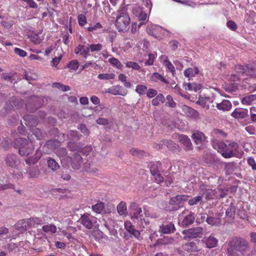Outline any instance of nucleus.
<instances>
[{
    "label": "nucleus",
    "instance_id": "55",
    "mask_svg": "<svg viewBox=\"0 0 256 256\" xmlns=\"http://www.w3.org/2000/svg\"><path fill=\"white\" fill-rule=\"evenodd\" d=\"M204 186H200V190H201V192H202V196H204L205 194H206V198L207 199V200H210V199H211L212 198V195H211V193H212V190H207V189H206V190H204Z\"/></svg>",
    "mask_w": 256,
    "mask_h": 256
},
{
    "label": "nucleus",
    "instance_id": "11",
    "mask_svg": "<svg viewBox=\"0 0 256 256\" xmlns=\"http://www.w3.org/2000/svg\"><path fill=\"white\" fill-rule=\"evenodd\" d=\"M71 158V166L74 170H80L83 164L82 158L78 153H74Z\"/></svg>",
    "mask_w": 256,
    "mask_h": 256
},
{
    "label": "nucleus",
    "instance_id": "41",
    "mask_svg": "<svg viewBox=\"0 0 256 256\" xmlns=\"http://www.w3.org/2000/svg\"><path fill=\"white\" fill-rule=\"evenodd\" d=\"M161 163L159 162H154L150 166V172L152 174L159 172V168L161 167Z\"/></svg>",
    "mask_w": 256,
    "mask_h": 256
},
{
    "label": "nucleus",
    "instance_id": "32",
    "mask_svg": "<svg viewBox=\"0 0 256 256\" xmlns=\"http://www.w3.org/2000/svg\"><path fill=\"white\" fill-rule=\"evenodd\" d=\"M117 210L120 216L126 215L127 207L125 202H121L117 206Z\"/></svg>",
    "mask_w": 256,
    "mask_h": 256
},
{
    "label": "nucleus",
    "instance_id": "7",
    "mask_svg": "<svg viewBox=\"0 0 256 256\" xmlns=\"http://www.w3.org/2000/svg\"><path fill=\"white\" fill-rule=\"evenodd\" d=\"M146 30L148 34L158 40L162 39L166 32H168L162 26L154 24L148 25Z\"/></svg>",
    "mask_w": 256,
    "mask_h": 256
},
{
    "label": "nucleus",
    "instance_id": "9",
    "mask_svg": "<svg viewBox=\"0 0 256 256\" xmlns=\"http://www.w3.org/2000/svg\"><path fill=\"white\" fill-rule=\"evenodd\" d=\"M38 218H30L19 220L16 225V228L20 231L26 230L34 226L35 223L38 221Z\"/></svg>",
    "mask_w": 256,
    "mask_h": 256
},
{
    "label": "nucleus",
    "instance_id": "49",
    "mask_svg": "<svg viewBox=\"0 0 256 256\" xmlns=\"http://www.w3.org/2000/svg\"><path fill=\"white\" fill-rule=\"evenodd\" d=\"M202 200V196H197L194 198L189 200L188 201V204L190 206L196 205L198 204Z\"/></svg>",
    "mask_w": 256,
    "mask_h": 256
},
{
    "label": "nucleus",
    "instance_id": "47",
    "mask_svg": "<svg viewBox=\"0 0 256 256\" xmlns=\"http://www.w3.org/2000/svg\"><path fill=\"white\" fill-rule=\"evenodd\" d=\"M108 62L114 66H115L118 69H122V63L116 58H110L108 59Z\"/></svg>",
    "mask_w": 256,
    "mask_h": 256
},
{
    "label": "nucleus",
    "instance_id": "42",
    "mask_svg": "<svg viewBox=\"0 0 256 256\" xmlns=\"http://www.w3.org/2000/svg\"><path fill=\"white\" fill-rule=\"evenodd\" d=\"M118 80L123 83L124 86L126 88H130L131 87V84L127 81V76L123 74H120L118 76Z\"/></svg>",
    "mask_w": 256,
    "mask_h": 256
},
{
    "label": "nucleus",
    "instance_id": "30",
    "mask_svg": "<svg viewBox=\"0 0 256 256\" xmlns=\"http://www.w3.org/2000/svg\"><path fill=\"white\" fill-rule=\"evenodd\" d=\"M199 70L198 68H188L184 71V75L186 77L190 78L198 74Z\"/></svg>",
    "mask_w": 256,
    "mask_h": 256
},
{
    "label": "nucleus",
    "instance_id": "20",
    "mask_svg": "<svg viewBox=\"0 0 256 256\" xmlns=\"http://www.w3.org/2000/svg\"><path fill=\"white\" fill-rule=\"evenodd\" d=\"M180 142L185 146L186 150H192V145L190 139L188 136L185 135H180L179 136Z\"/></svg>",
    "mask_w": 256,
    "mask_h": 256
},
{
    "label": "nucleus",
    "instance_id": "31",
    "mask_svg": "<svg viewBox=\"0 0 256 256\" xmlns=\"http://www.w3.org/2000/svg\"><path fill=\"white\" fill-rule=\"evenodd\" d=\"M82 171L90 174H96L98 172V170L96 168H91L90 163L86 162L82 168Z\"/></svg>",
    "mask_w": 256,
    "mask_h": 256
},
{
    "label": "nucleus",
    "instance_id": "37",
    "mask_svg": "<svg viewBox=\"0 0 256 256\" xmlns=\"http://www.w3.org/2000/svg\"><path fill=\"white\" fill-rule=\"evenodd\" d=\"M130 153L134 156L142 158L146 156V152L142 150H140L136 148H132L130 150Z\"/></svg>",
    "mask_w": 256,
    "mask_h": 256
},
{
    "label": "nucleus",
    "instance_id": "27",
    "mask_svg": "<svg viewBox=\"0 0 256 256\" xmlns=\"http://www.w3.org/2000/svg\"><path fill=\"white\" fill-rule=\"evenodd\" d=\"M202 88V84L195 82L187 83L184 84V88L186 90L194 91L196 92L200 90Z\"/></svg>",
    "mask_w": 256,
    "mask_h": 256
},
{
    "label": "nucleus",
    "instance_id": "53",
    "mask_svg": "<svg viewBox=\"0 0 256 256\" xmlns=\"http://www.w3.org/2000/svg\"><path fill=\"white\" fill-rule=\"evenodd\" d=\"M254 95H250L244 98L242 100L243 104L249 105L255 99Z\"/></svg>",
    "mask_w": 256,
    "mask_h": 256
},
{
    "label": "nucleus",
    "instance_id": "40",
    "mask_svg": "<svg viewBox=\"0 0 256 256\" xmlns=\"http://www.w3.org/2000/svg\"><path fill=\"white\" fill-rule=\"evenodd\" d=\"M116 76L114 73L100 74L98 76V78L100 80H110L114 79Z\"/></svg>",
    "mask_w": 256,
    "mask_h": 256
},
{
    "label": "nucleus",
    "instance_id": "56",
    "mask_svg": "<svg viewBox=\"0 0 256 256\" xmlns=\"http://www.w3.org/2000/svg\"><path fill=\"white\" fill-rule=\"evenodd\" d=\"M126 66L127 68H132L134 70H140V66L136 62L129 61L126 63Z\"/></svg>",
    "mask_w": 256,
    "mask_h": 256
},
{
    "label": "nucleus",
    "instance_id": "29",
    "mask_svg": "<svg viewBox=\"0 0 256 256\" xmlns=\"http://www.w3.org/2000/svg\"><path fill=\"white\" fill-rule=\"evenodd\" d=\"M28 178H36L40 174V170L38 167L30 168L27 171Z\"/></svg>",
    "mask_w": 256,
    "mask_h": 256
},
{
    "label": "nucleus",
    "instance_id": "17",
    "mask_svg": "<svg viewBox=\"0 0 256 256\" xmlns=\"http://www.w3.org/2000/svg\"><path fill=\"white\" fill-rule=\"evenodd\" d=\"M186 197H189V196L178 195L175 197L172 198L170 200V204L174 206L172 208L178 210L180 207L179 204L180 202L182 200H187L186 198Z\"/></svg>",
    "mask_w": 256,
    "mask_h": 256
},
{
    "label": "nucleus",
    "instance_id": "60",
    "mask_svg": "<svg viewBox=\"0 0 256 256\" xmlns=\"http://www.w3.org/2000/svg\"><path fill=\"white\" fill-rule=\"evenodd\" d=\"M30 41L35 44H40L42 41L40 37L36 34L30 35Z\"/></svg>",
    "mask_w": 256,
    "mask_h": 256
},
{
    "label": "nucleus",
    "instance_id": "54",
    "mask_svg": "<svg viewBox=\"0 0 256 256\" xmlns=\"http://www.w3.org/2000/svg\"><path fill=\"white\" fill-rule=\"evenodd\" d=\"M102 28V25L100 22H97L93 26H90L86 28V30L88 32H92L94 34L96 33L98 29Z\"/></svg>",
    "mask_w": 256,
    "mask_h": 256
},
{
    "label": "nucleus",
    "instance_id": "36",
    "mask_svg": "<svg viewBox=\"0 0 256 256\" xmlns=\"http://www.w3.org/2000/svg\"><path fill=\"white\" fill-rule=\"evenodd\" d=\"M42 230L45 232H50L54 234L56 232L57 228L54 224H50L42 226Z\"/></svg>",
    "mask_w": 256,
    "mask_h": 256
},
{
    "label": "nucleus",
    "instance_id": "57",
    "mask_svg": "<svg viewBox=\"0 0 256 256\" xmlns=\"http://www.w3.org/2000/svg\"><path fill=\"white\" fill-rule=\"evenodd\" d=\"M203 160L206 164H211L214 162V156L211 154L206 153L203 156Z\"/></svg>",
    "mask_w": 256,
    "mask_h": 256
},
{
    "label": "nucleus",
    "instance_id": "45",
    "mask_svg": "<svg viewBox=\"0 0 256 256\" xmlns=\"http://www.w3.org/2000/svg\"><path fill=\"white\" fill-rule=\"evenodd\" d=\"M236 213V208L233 206H230L228 207L226 212V214L227 217L233 219Z\"/></svg>",
    "mask_w": 256,
    "mask_h": 256
},
{
    "label": "nucleus",
    "instance_id": "63",
    "mask_svg": "<svg viewBox=\"0 0 256 256\" xmlns=\"http://www.w3.org/2000/svg\"><path fill=\"white\" fill-rule=\"evenodd\" d=\"M162 142L164 145H166L169 149L172 148L175 145V144L172 140H162Z\"/></svg>",
    "mask_w": 256,
    "mask_h": 256
},
{
    "label": "nucleus",
    "instance_id": "46",
    "mask_svg": "<svg viewBox=\"0 0 256 256\" xmlns=\"http://www.w3.org/2000/svg\"><path fill=\"white\" fill-rule=\"evenodd\" d=\"M41 155H42V153H41V152H40L38 156H34V157L32 156V157H30V158H28L26 160V164H34L37 163L38 162V161L39 160Z\"/></svg>",
    "mask_w": 256,
    "mask_h": 256
},
{
    "label": "nucleus",
    "instance_id": "26",
    "mask_svg": "<svg viewBox=\"0 0 256 256\" xmlns=\"http://www.w3.org/2000/svg\"><path fill=\"white\" fill-rule=\"evenodd\" d=\"M150 80L153 82H158V80L165 84H168V80L158 72H154L150 76Z\"/></svg>",
    "mask_w": 256,
    "mask_h": 256
},
{
    "label": "nucleus",
    "instance_id": "15",
    "mask_svg": "<svg viewBox=\"0 0 256 256\" xmlns=\"http://www.w3.org/2000/svg\"><path fill=\"white\" fill-rule=\"evenodd\" d=\"M124 228L130 234H132L136 238H138L140 234L139 231L136 230L130 222L126 221L124 222Z\"/></svg>",
    "mask_w": 256,
    "mask_h": 256
},
{
    "label": "nucleus",
    "instance_id": "14",
    "mask_svg": "<svg viewBox=\"0 0 256 256\" xmlns=\"http://www.w3.org/2000/svg\"><path fill=\"white\" fill-rule=\"evenodd\" d=\"M107 92L115 96L121 95L122 96H126L127 93L126 91H124L122 87L120 85L112 86L108 90Z\"/></svg>",
    "mask_w": 256,
    "mask_h": 256
},
{
    "label": "nucleus",
    "instance_id": "8",
    "mask_svg": "<svg viewBox=\"0 0 256 256\" xmlns=\"http://www.w3.org/2000/svg\"><path fill=\"white\" fill-rule=\"evenodd\" d=\"M203 232V229L201 227H196L189 229L184 230L182 233L184 236V240H187L188 238H194L198 237Z\"/></svg>",
    "mask_w": 256,
    "mask_h": 256
},
{
    "label": "nucleus",
    "instance_id": "3",
    "mask_svg": "<svg viewBox=\"0 0 256 256\" xmlns=\"http://www.w3.org/2000/svg\"><path fill=\"white\" fill-rule=\"evenodd\" d=\"M130 214L132 220L141 227L145 228L149 224L148 218H146L144 213L142 212V208L136 202H132L130 207Z\"/></svg>",
    "mask_w": 256,
    "mask_h": 256
},
{
    "label": "nucleus",
    "instance_id": "19",
    "mask_svg": "<svg viewBox=\"0 0 256 256\" xmlns=\"http://www.w3.org/2000/svg\"><path fill=\"white\" fill-rule=\"evenodd\" d=\"M74 52L76 54H80L86 58L90 56L89 50L88 46L84 44H78Z\"/></svg>",
    "mask_w": 256,
    "mask_h": 256
},
{
    "label": "nucleus",
    "instance_id": "13",
    "mask_svg": "<svg viewBox=\"0 0 256 256\" xmlns=\"http://www.w3.org/2000/svg\"><path fill=\"white\" fill-rule=\"evenodd\" d=\"M202 241L206 244V247L208 248L216 246L218 244V239L213 234H210L208 237H204Z\"/></svg>",
    "mask_w": 256,
    "mask_h": 256
},
{
    "label": "nucleus",
    "instance_id": "64",
    "mask_svg": "<svg viewBox=\"0 0 256 256\" xmlns=\"http://www.w3.org/2000/svg\"><path fill=\"white\" fill-rule=\"evenodd\" d=\"M226 26L229 28L234 31H236L238 28L237 24L232 20L228 21L226 23Z\"/></svg>",
    "mask_w": 256,
    "mask_h": 256
},
{
    "label": "nucleus",
    "instance_id": "34",
    "mask_svg": "<svg viewBox=\"0 0 256 256\" xmlns=\"http://www.w3.org/2000/svg\"><path fill=\"white\" fill-rule=\"evenodd\" d=\"M165 102V98L162 94H158L152 99V104L154 106H158L160 102L164 103Z\"/></svg>",
    "mask_w": 256,
    "mask_h": 256
},
{
    "label": "nucleus",
    "instance_id": "44",
    "mask_svg": "<svg viewBox=\"0 0 256 256\" xmlns=\"http://www.w3.org/2000/svg\"><path fill=\"white\" fill-rule=\"evenodd\" d=\"M166 102L165 105L168 107L175 108L176 106V102L173 100L171 95H168L166 97Z\"/></svg>",
    "mask_w": 256,
    "mask_h": 256
},
{
    "label": "nucleus",
    "instance_id": "12",
    "mask_svg": "<svg viewBox=\"0 0 256 256\" xmlns=\"http://www.w3.org/2000/svg\"><path fill=\"white\" fill-rule=\"evenodd\" d=\"M232 116L236 119H244L248 117V110L242 108H236L231 114Z\"/></svg>",
    "mask_w": 256,
    "mask_h": 256
},
{
    "label": "nucleus",
    "instance_id": "4",
    "mask_svg": "<svg viewBox=\"0 0 256 256\" xmlns=\"http://www.w3.org/2000/svg\"><path fill=\"white\" fill-rule=\"evenodd\" d=\"M14 147L18 149V153L22 156H27L34 150L32 142H28L26 139L18 138L14 142Z\"/></svg>",
    "mask_w": 256,
    "mask_h": 256
},
{
    "label": "nucleus",
    "instance_id": "52",
    "mask_svg": "<svg viewBox=\"0 0 256 256\" xmlns=\"http://www.w3.org/2000/svg\"><path fill=\"white\" fill-rule=\"evenodd\" d=\"M164 64L166 66V68L170 72L172 75H174V74L175 73V68L174 66V65L171 63L168 60H165L164 61Z\"/></svg>",
    "mask_w": 256,
    "mask_h": 256
},
{
    "label": "nucleus",
    "instance_id": "43",
    "mask_svg": "<svg viewBox=\"0 0 256 256\" xmlns=\"http://www.w3.org/2000/svg\"><path fill=\"white\" fill-rule=\"evenodd\" d=\"M56 142L54 140L47 141L43 147L44 152L46 153L48 152V151L46 150V148L50 149V150H53L54 148V144Z\"/></svg>",
    "mask_w": 256,
    "mask_h": 256
},
{
    "label": "nucleus",
    "instance_id": "58",
    "mask_svg": "<svg viewBox=\"0 0 256 256\" xmlns=\"http://www.w3.org/2000/svg\"><path fill=\"white\" fill-rule=\"evenodd\" d=\"M78 20L79 25L81 26H84L87 22L86 16L83 14L78 16Z\"/></svg>",
    "mask_w": 256,
    "mask_h": 256
},
{
    "label": "nucleus",
    "instance_id": "61",
    "mask_svg": "<svg viewBox=\"0 0 256 256\" xmlns=\"http://www.w3.org/2000/svg\"><path fill=\"white\" fill-rule=\"evenodd\" d=\"M248 164L252 170H256V162L252 157H248L247 160Z\"/></svg>",
    "mask_w": 256,
    "mask_h": 256
},
{
    "label": "nucleus",
    "instance_id": "16",
    "mask_svg": "<svg viewBox=\"0 0 256 256\" xmlns=\"http://www.w3.org/2000/svg\"><path fill=\"white\" fill-rule=\"evenodd\" d=\"M192 138L196 144H202L206 140L204 134L200 130H195L192 134Z\"/></svg>",
    "mask_w": 256,
    "mask_h": 256
},
{
    "label": "nucleus",
    "instance_id": "51",
    "mask_svg": "<svg viewBox=\"0 0 256 256\" xmlns=\"http://www.w3.org/2000/svg\"><path fill=\"white\" fill-rule=\"evenodd\" d=\"M56 154L60 158H64L66 156L68 152L66 148H60L56 150Z\"/></svg>",
    "mask_w": 256,
    "mask_h": 256
},
{
    "label": "nucleus",
    "instance_id": "50",
    "mask_svg": "<svg viewBox=\"0 0 256 256\" xmlns=\"http://www.w3.org/2000/svg\"><path fill=\"white\" fill-rule=\"evenodd\" d=\"M80 66V63L76 60H72L68 64V68L70 70H76Z\"/></svg>",
    "mask_w": 256,
    "mask_h": 256
},
{
    "label": "nucleus",
    "instance_id": "10",
    "mask_svg": "<svg viewBox=\"0 0 256 256\" xmlns=\"http://www.w3.org/2000/svg\"><path fill=\"white\" fill-rule=\"evenodd\" d=\"M94 217L88 213L81 215L78 222L87 229H91L93 226V220Z\"/></svg>",
    "mask_w": 256,
    "mask_h": 256
},
{
    "label": "nucleus",
    "instance_id": "6",
    "mask_svg": "<svg viewBox=\"0 0 256 256\" xmlns=\"http://www.w3.org/2000/svg\"><path fill=\"white\" fill-rule=\"evenodd\" d=\"M235 69L238 74L256 78V64H255L238 65L235 66Z\"/></svg>",
    "mask_w": 256,
    "mask_h": 256
},
{
    "label": "nucleus",
    "instance_id": "38",
    "mask_svg": "<svg viewBox=\"0 0 256 256\" xmlns=\"http://www.w3.org/2000/svg\"><path fill=\"white\" fill-rule=\"evenodd\" d=\"M47 164L48 167L54 171L57 170L60 168L58 163L54 159L52 158H48Z\"/></svg>",
    "mask_w": 256,
    "mask_h": 256
},
{
    "label": "nucleus",
    "instance_id": "2",
    "mask_svg": "<svg viewBox=\"0 0 256 256\" xmlns=\"http://www.w3.org/2000/svg\"><path fill=\"white\" fill-rule=\"evenodd\" d=\"M249 250L248 244L244 239L235 238L228 244V252L232 256H244Z\"/></svg>",
    "mask_w": 256,
    "mask_h": 256
},
{
    "label": "nucleus",
    "instance_id": "5",
    "mask_svg": "<svg viewBox=\"0 0 256 256\" xmlns=\"http://www.w3.org/2000/svg\"><path fill=\"white\" fill-rule=\"evenodd\" d=\"M130 19L128 12L121 10L118 11L115 26L118 32H126L129 28Z\"/></svg>",
    "mask_w": 256,
    "mask_h": 256
},
{
    "label": "nucleus",
    "instance_id": "35",
    "mask_svg": "<svg viewBox=\"0 0 256 256\" xmlns=\"http://www.w3.org/2000/svg\"><path fill=\"white\" fill-rule=\"evenodd\" d=\"M104 208V204L103 202H99L92 207V210L96 214H100Z\"/></svg>",
    "mask_w": 256,
    "mask_h": 256
},
{
    "label": "nucleus",
    "instance_id": "1",
    "mask_svg": "<svg viewBox=\"0 0 256 256\" xmlns=\"http://www.w3.org/2000/svg\"><path fill=\"white\" fill-rule=\"evenodd\" d=\"M213 147L226 158H240L242 154V151L238 144L234 142L228 145L223 142L216 140L213 142Z\"/></svg>",
    "mask_w": 256,
    "mask_h": 256
},
{
    "label": "nucleus",
    "instance_id": "33",
    "mask_svg": "<svg viewBox=\"0 0 256 256\" xmlns=\"http://www.w3.org/2000/svg\"><path fill=\"white\" fill-rule=\"evenodd\" d=\"M186 110L188 116L194 119L199 118V113L194 109L189 106H186Z\"/></svg>",
    "mask_w": 256,
    "mask_h": 256
},
{
    "label": "nucleus",
    "instance_id": "28",
    "mask_svg": "<svg viewBox=\"0 0 256 256\" xmlns=\"http://www.w3.org/2000/svg\"><path fill=\"white\" fill-rule=\"evenodd\" d=\"M212 102L213 100L208 96H200L196 103L200 105L201 106L204 108L208 102Z\"/></svg>",
    "mask_w": 256,
    "mask_h": 256
},
{
    "label": "nucleus",
    "instance_id": "48",
    "mask_svg": "<svg viewBox=\"0 0 256 256\" xmlns=\"http://www.w3.org/2000/svg\"><path fill=\"white\" fill-rule=\"evenodd\" d=\"M147 86L142 84H138L136 88V92L140 95L144 94L147 91Z\"/></svg>",
    "mask_w": 256,
    "mask_h": 256
},
{
    "label": "nucleus",
    "instance_id": "22",
    "mask_svg": "<svg viewBox=\"0 0 256 256\" xmlns=\"http://www.w3.org/2000/svg\"><path fill=\"white\" fill-rule=\"evenodd\" d=\"M216 107L218 110L228 111L231 109L232 104L230 100H224L221 102L217 104Z\"/></svg>",
    "mask_w": 256,
    "mask_h": 256
},
{
    "label": "nucleus",
    "instance_id": "62",
    "mask_svg": "<svg viewBox=\"0 0 256 256\" xmlns=\"http://www.w3.org/2000/svg\"><path fill=\"white\" fill-rule=\"evenodd\" d=\"M146 96H147L150 98H152L156 96L158 94V92L156 90L153 89V88H149L146 91Z\"/></svg>",
    "mask_w": 256,
    "mask_h": 256
},
{
    "label": "nucleus",
    "instance_id": "21",
    "mask_svg": "<svg viewBox=\"0 0 256 256\" xmlns=\"http://www.w3.org/2000/svg\"><path fill=\"white\" fill-rule=\"evenodd\" d=\"M6 162L8 166L15 167L19 163V160L15 154H8L6 158Z\"/></svg>",
    "mask_w": 256,
    "mask_h": 256
},
{
    "label": "nucleus",
    "instance_id": "59",
    "mask_svg": "<svg viewBox=\"0 0 256 256\" xmlns=\"http://www.w3.org/2000/svg\"><path fill=\"white\" fill-rule=\"evenodd\" d=\"M32 132L37 139L38 140H42L44 136V134H43L42 130L38 128H34L32 130Z\"/></svg>",
    "mask_w": 256,
    "mask_h": 256
},
{
    "label": "nucleus",
    "instance_id": "24",
    "mask_svg": "<svg viewBox=\"0 0 256 256\" xmlns=\"http://www.w3.org/2000/svg\"><path fill=\"white\" fill-rule=\"evenodd\" d=\"M160 229L162 233L166 234L173 233L176 231L174 224L171 222L166 225H162L160 226Z\"/></svg>",
    "mask_w": 256,
    "mask_h": 256
},
{
    "label": "nucleus",
    "instance_id": "18",
    "mask_svg": "<svg viewBox=\"0 0 256 256\" xmlns=\"http://www.w3.org/2000/svg\"><path fill=\"white\" fill-rule=\"evenodd\" d=\"M196 214L194 212H190L186 216L182 222V225L183 227L186 228L192 224L195 220Z\"/></svg>",
    "mask_w": 256,
    "mask_h": 256
},
{
    "label": "nucleus",
    "instance_id": "39",
    "mask_svg": "<svg viewBox=\"0 0 256 256\" xmlns=\"http://www.w3.org/2000/svg\"><path fill=\"white\" fill-rule=\"evenodd\" d=\"M102 45L100 44H90L88 46L89 52H99L102 49Z\"/></svg>",
    "mask_w": 256,
    "mask_h": 256
},
{
    "label": "nucleus",
    "instance_id": "23",
    "mask_svg": "<svg viewBox=\"0 0 256 256\" xmlns=\"http://www.w3.org/2000/svg\"><path fill=\"white\" fill-rule=\"evenodd\" d=\"M182 248L184 250L187 252H198L200 250V248L194 242L186 243L183 245Z\"/></svg>",
    "mask_w": 256,
    "mask_h": 256
},
{
    "label": "nucleus",
    "instance_id": "25",
    "mask_svg": "<svg viewBox=\"0 0 256 256\" xmlns=\"http://www.w3.org/2000/svg\"><path fill=\"white\" fill-rule=\"evenodd\" d=\"M238 168V165L235 162H226L224 164V170L226 174H231Z\"/></svg>",
    "mask_w": 256,
    "mask_h": 256
}]
</instances>
